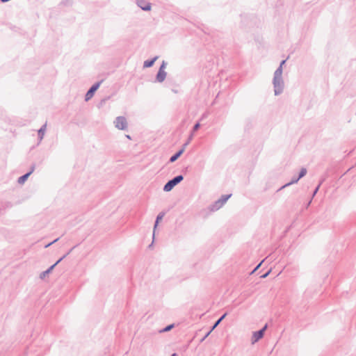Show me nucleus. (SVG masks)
Segmentation results:
<instances>
[{
    "instance_id": "10",
    "label": "nucleus",
    "mask_w": 356,
    "mask_h": 356,
    "mask_svg": "<svg viewBox=\"0 0 356 356\" xmlns=\"http://www.w3.org/2000/svg\"><path fill=\"white\" fill-rule=\"evenodd\" d=\"M184 152V147L182 148L181 149H180L176 154H175L174 156H172L171 158H170V161L171 162H174L182 154L183 152Z\"/></svg>"
},
{
    "instance_id": "2",
    "label": "nucleus",
    "mask_w": 356,
    "mask_h": 356,
    "mask_svg": "<svg viewBox=\"0 0 356 356\" xmlns=\"http://www.w3.org/2000/svg\"><path fill=\"white\" fill-rule=\"evenodd\" d=\"M115 127L118 129H125L127 127V120L124 117H118L115 121Z\"/></svg>"
},
{
    "instance_id": "21",
    "label": "nucleus",
    "mask_w": 356,
    "mask_h": 356,
    "mask_svg": "<svg viewBox=\"0 0 356 356\" xmlns=\"http://www.w3.org/2000/svg\"><path fill=\"white\" fill-rule=\"evenodd\" d=\"M226 315H227L226 314H225L224 315H222V316H221V318L219 319V321H222V319L226 316Z\"/></svg>"
},
{
    "instance_id": "5",
    "label": "nucleus",
    "mask_w": 356,
    "mask_h": 356,
    "mask_svg": "<svg viewBox=\"0 0 356 356\" xmlns=\"http://www.w3.org/2000/svg\"><path fill=\"white\" fill-rule=\"evenodd\" d=\"M267 327L266 325L261 330L256 332L253 334V339L254 341H257L259 339H261L264 336V332Z\"/></svg>"
},
{
    "instance_id": "11",
    "label": "nucleus",
    "mask_w": 356,
    "mask_h": 356,
    "mask_svg": "<svg viewBox=\"0 0 356 356\" xmlns=\"http://www.w3.org/2000/svg\"><path fill=\"white\" fill-rule=\"evenodd\" d=\"M282 66H280L279 68L275 71L274 77L282 78Z\"/></svg>"
},
{
    "instance_id": "3",
    "label": "nucleus",
    "mask_w": 356,
    "mask_h": 356,
    "mask_svg": "<svg viewBox=\"0 0 356 356\" xmlns=\"http://www.w3.org/2000/svg\"><path fill=\"white\" fill-rule=\"evenodd\" d=\"M273 84L275 87V93L277 95L282 90L283 82L282 78L274 77Z\"/></svg>"
},
{
    "instance_id": "12",
    "label": "nucleus",
    "mask_w": 356,
    "mask_h": 356,
    "mask_svg": "<svg viewBox=\"0 0 356 356\" xmlns=\"http://www.w3.org/2000/svg\"><path fill=\"white\" fill-rule=\"evenodd\" d=\"M156 58L152 59V60H147L144 63V67H151L154 63L155 62Z\"/></svg>"
},
{
    "instance_id": "14",
    "label": "nucleus",
    "mask_w": 356,
    "mask_h": 356,
    "mask_svg": "<svg viewBox=\"0 0 356 356\" xmlns=\"http://www.w3.org/2000/svg\"><path fill=\"white\" fill-rule=\"evenodd\" d=\"M163 216H164L163 213H159L158 215L154 227H156L157 226L158 223L159 222V221H161L162 220Z\"/></svg>"
},
{
    "instance_id": "15",
    "label": "nucleus",
    "mask_w": 356,
    "mask_h": 356,
    "mask_svg": "<svg viewBox=\"0 0 356 356\" xmlns=\"http://www.w3.org/2000/svg\"><path fill=\"white\" fill-rule=\"evenodd\" d=\"M306 173H307V170L305 168H302L300 170V175H299L298 179L296 181H297L301 177H304L306 175Z\"/></svg>"
},
{
    "instance_id": "7",
    "label": "nucleus",
    "mask_w": 356,
    "mask_h": 356,
    "mask_svg": "<svg viewBox=\"0 0 356 356\" xmlns=\"http://www.w3.org/2000/svg\"><path fill=\"white\" fill-rule=\"evenodd\" d=\"M164 65H162L159 69V71L157 74V80L160 82L163 81L165 78V72L163 70Z\"/></svg>"
},
{
    "instance_id": "23",
    "label": "nucleus",
    "mask_w": 356,
    "mask_h": 356,
    "mask_svg": "<svg viewBox=\"0 0 356 356\" xmlns=\"http://www.w3.org/2000/svg\"><path fill=\"white\" fill-rule=\"evenodd\" d=\"M284 63H285V60H283V61L281 63L280 66H282V65H283Z\"/></svg>"
},
{
    "instance_id": "19",
    "label": "nucleus",
    "mask_w": 356,
    "mask_h": 356,
    "mask_svg": "<svg viewBox=\"0 0 356 356\" xmlns=\"http://www.w3.org/2000/svg\"><path fill=\"white\" fill-rule=\"evenodd\" d=\"M220 321L218 320V321L215 323V325H213V327L212 330H213V329H214V328H215V327H216V326L220 323Z\"/></svg>"
},
{
    "instance_id": "9",
    "label": "nucleus",
    "mask_w": 356,
    "mask_h": 356,
    "mask_svg": "<svg viewBox=\"0 0 356 356\" xmlns=\"http://www.w3.org/2000/svg\"><path fill=\"white\" fill-rule=\"evenodd\" d=\"M31 174V171L27 172L26 174H25V175H24L21 176V177H19L18 178V180H17L18 183L19 184H23L25 182V181L28 179V177H29V175Z\"/></svg>"
},
{
    "instance_id": "22",
    "label": "nucleus",
    "mask_w": 356,
    "mask_h": 356,
    "mask_svg": "<svg viewBox=\"0 0 356 356\" xmlns=\"http://www.w3.org/2000/svg\"><path fill=\"white\" fill-rule=\"evenodd\" d=\"M59 261H60V260H58V261H57L54 265L51 266V268H50L49 270H51V269L54 268V266H55L58 262H59Z\"/></svg>"
},
{
    "instance_id": "17",
    "label": "nucleus",
    "mask_w": 356,
    "mask_h": 356,
    "mask_svg": "<svg viewBox=\"0 0 356 356\" xmlns=\"http://www.w3.org/2000/svg\"><path fill=\"white\" fill-rule=\"evenodd\" d=\"M200 127V123H197L196 124H195L194 127H193V131H197Z\"/></svg>"
},
{
    "instance_id": "1",
    "label": "nucleus",
    "mask_w": 356,
    "mask_h": 356,
    "mask_svg": "<svg viewBox=\"0 0 356 356\" xmlns=\"http://www.w3.org/2000/svg\"><path fill=\"white\" fill-rule=\"evenodd\" d=\"M184 177L182 175H179L172 180L169 181L163 188L165 191H170L177 184L181 182L183 180Z\"/></svg>"
},
{
    "instance_id": "13",
    "label": "nucleus",
    "mask_w": 356,
    "mask_h": 356,
    "mask_svg": "<svg viewBox=\"0 0 356 356\" xmlns=\"http://www.w3.org/2000/svg\"><path fill=\"white\" fill-rule=\"evenodd\" d=\"M44 134V124L42 125L40 127V129L38 130V136H39L40 140L42 138Z\"/></svg>"
},
{
    "instance_id": "16",
    "label": "nucleus",
    "mask_w": 356,
    "mask_h": 356,
    "mask_svg": "<svg viewBox=\"0 0 356 356\" xmlns=\"http://www.w3.org/2000/svg\"><path fill=\"white\" fill-rule=\"evenodd\" d=\"M172 327H173V325H168L165 328L163 329V332H168V331L170 330Z\"/></svg>"
},
{
    "instance_id": "4",
    "label": "nucleus",
    "mask_w": 356,
    "mask_h": 356,
    "mask_svg": "<svg viewBox=\"0 0 356 356\" xmlns=\"http://www.w3.org/2000/svg\"><path fill=\"white\" fill-rule=\"evenodd\" d=\"M99 85L100 83H97L90 88V89L87 92L86 95V101H88L93 97L95 92L99 88Z\"/></svg>"
},
{
    "instance_id": "25",
    "label": "nucleus",
    "mask_w": 356,
    "mask_h": 356,
    "mask_svg": "<svg viewBox=\"0 0 356 356\" xmlns=\"http://www.w3.org/2000/svg\"><path fill=\"white\" fill-rule=\"evenodd\" d=\"M127 138H129V139H130V138H130V136H129V135H127Z\"/></svg>"
},
{
    "instance_id": "24",
    "label": "nucleus",
    "mask_w": 356,
    "mask_h": 356,
    "mask_svg": "<svg viewBox=\"0 0 356 356\" xmlns=\"http://www.w3.org/2000/svg\"><path fill=\"white\" fill-rule=\"evenodd\" d=\"M172 356H177V355L176 353H174L172 355Z\"/></svg>"
},
{
    "instance_id": "8",
    "label": "nucleus",
    "mask_w": 356,
    "mask_h": 356,
    "mask_svg": "<svg viewBox=\"0 0 356 356\" xmlns=\"http://www.w3.org/2000/svg\"><path fill=\"white\" fill-rule=\"evenodd\" d=\"M230 195H224L222 196L218 202H216V207H220L223 205L227 200L229 198Z\"/></svg>"
},
{
    "instance_id": "18",
    "label": "nucleus",
    "mask_w": 356,
    "mask_h": 356,
    "mask_svg": "<svg viewBox=\"0 0 356 356\" xmlns=\"http://www.w3.org/2000/svg\"><path fill=\"white\" fill-rule=\"evenodd\" d=\"M44 277H45L44 271L40 273V279L43 280V279H44Z\"/></svg>"
},
{
    "instance_id": "20",
    "label": "nucleus",
    "mask_w": 356,
    "mask_h": 356,
    "mask_svg": "<svg viewBox=\"0 0 356 356\" xmlns=\"http://www.w3.org/2000/svg\"><path fill=\"white\" fill-rule=\"evenodd\" d=\"M226 315H227L226 314H225L224 315H222V316H221V318L219 319V321H222V319L226 316Z\"/></svg>"
},
{
    "instance_id": "6",
    "label": "nucleus",
    "mask_w": 356,
    "mask_h": 356,
    "mask_svg": "<svg viewBox=\"0 0 356 356\" xmlns=\"http://www.w3.org/2000/svg\"><path fill=\"white\" fill-rule=\"evenodd\" d=\"M138 5L144 10H150L151 4L145 0H138Z\"/></svg>"
}]
</instances>
